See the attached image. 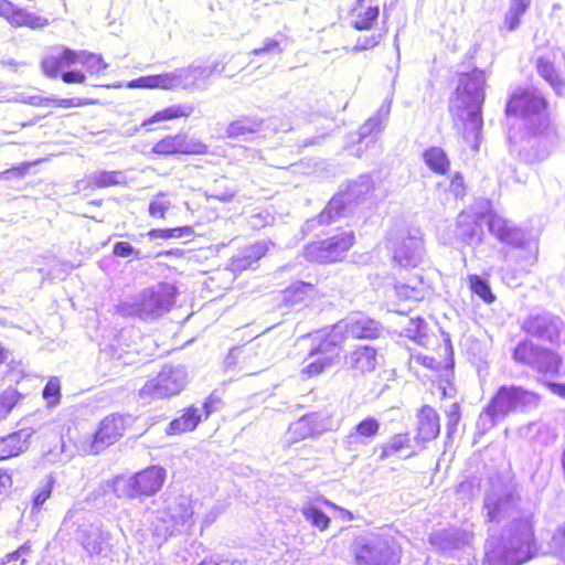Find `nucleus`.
Returning a JSON list of instances; mask_svg holds the SVG:
<instances>
[{"label": "nucleus", "mask_w": 565, "mask_h": 565, "mask_svg": "<svg viewBox=\"0 0 565 565\" xmlns=\"http://www.w3.org/2000/svg\"><path fill=\"white\" fill-rule=\"evenodd\" d=\"M563 321L548 312L530 316L523 323V330L540 340L554 343L558 340Z\"/></svg>", "instance_id": "nucleus-17"}, {"label": "nucleus", "mask_w": 565, "mask_h": 565, "mask_svg": "<svg viewBox=\"0 0 565 565\" xmlns=\"http://www.w3.org/2000/svg\"><path fill=\"white\" fill-rule=\"evenodd\" d=\"M546 100L534 89L514 93L507 104V115L522 120L523 134L516 139L510 136L511 151L526 163L540 162L547 158L557 135L546 115Z\"/></svg>", "instance_id": "nucleus-2"}, {"label": "nucleus", "mask_w": 565, "mask_h": 565, "mask_svg": "<svg viewBox=\"0 0 565 565\" xmlns=\"http://www.w3.org/2000/svg\"><path fill=\"white\" fill-rule=\"evenodd\" d=\"M449 191L456 196L459 198L465 193V184L463 178L460 173H456L449 184Z\"/></svg>", "instance_id": "nucleus-63"}, {"label": "nucleus", "mask_w": 565, "mask_h": 565, "mask_svg": "<svg viewBox=\"0 0 565 565\" xmlns=\"http://www.w3.org/2000/svg\"><path fill=\"white\" fill-rule=\"evenodd\" d=\"M348 335L354 339H375L383 331L380 322L365 316H353L344 319Z\"/></svg>", "instance_id": "nucleus-24"}, {"label": "nucleus", "mask_w": 565, "mask_h": 565, "mask_svg": "<svg viewBox=\"0 0 565 565\" xmlns=\"http://www.w3.org/2000/svg\"><path fill=\"white\" fill-rule=\"evenodd\" d=\"M536 70L540 76L550 84L557 95L565 93V81L562 79L555 70L554 61L550 56L537 57Z\"/></svg>", "instance_id": "nucleus-31"}, {"label": "nucleus", "mask_w": 565, "mask_h": 565, "mask_svg": "<svg viewBox=\"0 0 565 565\" xmlns=\"http://www.w3.org/2000/svg\"><path fill=\"white\" fill-rule=\"evenodd\" d=\"M113 253L115 256L118 257H129L135 256V258L140 259V250L136 249L130 243L128 242H117L113 247Z\"/></svg>", "instance_id": "nucleus-57"}, {"label": "nucleus", "mask_w": 565, "mask_h": 565, "mask_svg": "<svg viewBox=\"0 0 565 565\" xmlns=\"http://www.w3.org/2000/svg\"><path fill=\"white\" fill-rule=\"evenodd\" d=\"M263 120L256 116H241L236 120L230 122L225 129L227 138H242L249 134L259 131Z\"/></svg>", "instance_id": "nucleus-33"}, {"label": "nucleus", "mask_w": 565, "mask_h": 565, "mask_svg": "<svg viewBox=\"0 0 565 565\" xmlns=\"http://www.w3.org/2000/svg\"><path fill=\"white\" fill-rule=\"evenodd\" d=\"M189 382V374L182 365H164L158 375L148 380L139 390L141 399L166 398L179 395Z\"/></svg>", "instance_id": "nucleus-10"}, {"label": "nucleus", "mask_w": 565, "mask_h": 565, "mask_svg": "<svg viewBox=\"0 0 565 565\" xmlns=\"http://www.w3.org/2000/svg\"><path fill=\"white\" fill-rule=\"evenodd\" d=\"M487 224L490 233L499 241L514 247H525L532 252V262L536 258L537 246L529 232L497 214H489Z\"/></svg>", "instance_id": "nucleus-11"}, {"label": "nucleus", "mask_w": 565, "mask_h": 565, "mask_svg": "<svg viewBox=\"0 0 565 565\" xmlns=\"http://www.w3.org/2000/svg\"><path fill=\"white\" fill-rule=\"evenodd\" d=\"M77 63H81L90 74L100 73L107 67L100 55L85 51L77 52Z\"/></svg>", "instance_id": "nucleus-48"}, {"label": "nucleus", "mask_w": 565, "mask_h": 565, "mask_svg": "<svg viewBox=\"0 0 565 565\" xmlns=\"http://www.w3.org/2000/svg\"><path fill=\"white\" fill-rule=\"evenodd\" d=\"M540 396L521 386H501L489 404L480 413L476 426L480 434H486L510 413L536 407Z\"/></svg>", "instance_id": "nucleus-4"}, {"label": "nucleus", "mask_w": 565, "mask_h": 565, "mask_svg": "<svg viewBox=\"0 0 565 565\" xmlns=\"http://www.w3.org/2000/svg\"><path fill=\"white\" fill-rule=\"evenodd\" d=\"M21 398L22 395L13 387H8L0 394V420L10 414Z\"/></svg>", "instance_id": "nucleus-50"}, {"label": "nucleus", "mask_w": 565, "mask_h": 565, "mask_svg": "<svg viewBox=\"0 0 565 565\" xmlns=\"http://www.w3.org/2000/svg\"><path fill=\"white\" fill-rule=\"evenodd\" d=\"M519 495L513 487L492 486L483 500L488 522L500 523L513 515L501 537L491 535L484 544V565H521L534 554V513L518 510Z\"/></svg>", "instance_id": "nucleus-1"}, {"label": "nucleus", "mask_w": 565, "mask_h": 565, "mask_svg": "<svg viewBox=\"0 0 565 565\" xmlns=\"http://www.w3.org/2000/svg\"><path fill=\"white\" fill-rule=\"evenodd\" d=\"M301 512L306 520H308L313 526H318V505L316 501H309L303 504Z\"/></svg>", "instance_id": "nucleus-61"}, {"label": "nucleus", "mask_w": 565, "mask_h": 565, "mask_svg": "<svg viewBox=\"0 0 565 565\" xmlns=\"http://www.w3.org/2000/svg\"><path fill=\"white\" fill-rule=\"evenodd\" d=\"M151 152L159 156L206 154L209 147L185 134L169 135L153 145Z\"/></svg>", "instance_id": "nucleus-14"}, {"label": "nucleus", "mask_w": 565, "mask_h": 565, "mask_svg": "<svg viewBox=\"0 0 565 565\" xmlns=\"http://www.w3.org/2000/svg\"><path fill=\"white\" fill-rule=\"evenodd\" d=\"M468 279L471 291L486 303H492L495 300V296L486 279L478 275H470Z\"/></svg>", "instance_id": "nucleus-46"}, {"label": "nucleus", "mask_w": 565, "mask_h": 565, "mask_svg": "<svg viewBox=\"0 0 565 565\" xmlns=\"http://www.w3.org/2000/svg\"><path fill=\"white\" fill-rule=\"evenodd\" d=\"M323 502V504H326L329 509V514L320 511V516H319V520H320V531H323L324 529H327L329 526V523L331 521V519H340L342 521H350L352 520V513L343 508H340L333 503H331L330 501L328 500H322L320 498V503Z\"/></svg>", "instance_id": "nucleus-44"}, {"label": "nucleus", "mask_w": 565, "mask_h": 565, "mask_svg": "<svg viewBox=\"0 0 565 565\" xmlns=\"http://www.w3.org/2000/svg\"><path fill=\"white\" fill-rule=\"evenodd\" d=\"M423 257L424 246L419 231L403 234L393 245V259L402 267H416Z\"/></svg>", "instance_id": "nucleus-16"}, {"label": "nucleus", "mask_w": 565, "mask_h": 565, "mask_svg": "<svg viewBox=\"0 0 565 565\" xmlns=\"http://www.w3.org/2000/svg\"><path fill=\"white\" fill-rule=\"evenodd\" d=\"M175 286L169 282H159L119 301L115 307V312L125 318L152 320L170 311L175 302Z\"/></svg>", "instance_id": "nucleus-3"}, {"label": "nucleus", "mask_w": 565, "mask_h": 565, "mask_svg": "<svg viewBox=\"0 0 565 565\" xmlns=\"http://www.w3.org/2000/svg\"><path fill=\"white\" fill-rule=\"evenodd\" d=\"M42 395L49 406H56L61 398L60 380L57 377H51L45 384Z\"/></svg>", "instance_id": "nucleus-53"}, {"label": "nucleus", "mask_w": 565, "mask_h": 565, "mask_svg": "<svg viewBox=\"0 0 565 565\" xmlns=\"http://www.w3.org/2000/svg\"><path fill=\"white\" fill-rule=\"evenodd\" d=\"M348 335L344 320L320 329V372L339 362L342 344Z\"/></svg>", "instance_id": "nucleus-12"}, {"label": "nucleus", "mask_w": 565, "mask_h": 565, "mask_svg": "<svg viewBox=\"0 0 565 565\" xmlns=\"http://www.w3.org/2000/svg\"><path fill=\"white\" fill-rule=\"evenodd\" d=\"M352 231H341L320 241V264L341 262L354 244Z\"/></svg>", "instance_id": "nucleus-19"}, {"label": "nucleus", "mask_w": 565, "mask_h": 565, "mask_svg": "<svg viewBox=\"0 0 565 565\" xmlns=\"http://www.w3.org/2000/svg\"><path fill=\"white\" fill-rule=\"evenodd\" d=\"M54 480L52 477H49L47 481L44 486H42L38 492L33 497V507L32 510H40L44 502L51 497L53 489Z\"/></svg>", "instance_id": "nucleus-54"}, {"label": "nucleus", "mask_w": 565, "mask_h": 565, "mask_svg": "<svg viewBox=\"0 0 565 565\" xmlns=\"http://www.w3.org/2000/svg\"><path fill=\"white\" fill-rule=\"evenodd\" d=\"M416 439L419 441H430L435 439L440 431L439 416L435 408L425 405L417 414Z\"/></svg>", "instance_id": "nucleus-25"}, {"label": "nucleus", "mask_w": 565, "mask_h": 565, "mask_svg": "<svg viewBox=\"0 0 565 565\" xmlns=\"http://www.w3.org/2000/svg\"><path fill=\"white\" fill-rule=\"evenodd\" d=\"M482 228L477 215L460 213L457 218V236L467 245L476 246L481 242Z\"/></svg>", "instance_id": "nucleus-28"}, {"label": "nucleus", "mask_w": 565, "mask_h": 565, "mask_svg": "<svg viewBox=\"0 0 565 565\" xmlns=\"http://www.w3.org/2000/svg\"><path fill=\"white\" fill-rule=\"evenodd\" d=\"M391 113V102H384L377 111L369 118L359 129V142L362 143L365 139L370 138L375 141V136L379 135L385 127Z\"/></svg>", "instance_id": "nucleus-27"}, {"label": "nucleus", "mask_w": 565, "mask_h": 565, "mask_svg": "<svg viewBox=\"0 0 565 565\" xmlns=\"http://www.w3.org/2000/svg\"><path fill=\"white\" fill-rule=\"evenodd\" d=\"M381 34L364 35L356 40L355 45L351 49L352 52H360L375 47L381 42Z\"/></svg>", "instance_id": "nucleus-56"}, {"label": "nucleus", "mask_w": 565, "mask_h": 565, "mask_svg": "<svg viewBox=\"0 0 565 565\" xmlns=\"http://www.w3.org/2000/svg\"><path fill=\"white\" fill-rule=\"evenodd\" d=\"M456 491L457 494L460 495V499L470 500L476 493L475 483L471 480H463L458 484Z\"/></svg>", "instance_id": "nucleus-62"}, {"label": "nucleus", "mask_w": 565, "mask_h": 565, "mask_svg": "<svg viewBox=\"0 0 565 565\" xmlns=\"http://www.w3.org/2000/svg\"><path fill=\"white\" fill-rule=\"evenodd\" d=\"M318 425V415L316 413L303 415L297 422L290 424L289 434L295 439H305L315 434Z\"/></svg>", "instance_id": "nucleus-40"}, {"label": "nucleus", "mask_w": 565, "mask_h": 565, "mask_svg": "<svg viewBox=\"0 0 565 565\" xmlns=\"http://www.w3.org/2000/svg\"><path fill=\"white\" fill-rule=\"evenodd\" d=\"M313 290L315 286L312 284L296 281L281 291L279 307L291 308L300 305Z\"/></svg>", "instance_id": "nucleus-32"}, {"label": "nucleus", "mask_w": 565, "mask_h": 565, "mask_svg": "<svg viewBox=\"0 0 565 565\" xmlns=\"http://www.w3.org/2000/svg\"><path fill=\"white\" fill-rule=\"evenodd\" d=\"M374 189V181L370 174H362L351 181L344 190L335 193L320 212V224L347 216L358 204L364 202Z\"/></svg>", "instance_id": "nucleus-8"}, {"label": "nucleus", "mask_w": 565, "mask_h": 565, "mask_svg": "<svg viewBox=\"0 0 565 565\" xmlns=\"http://www.w3.org/2000/svg\"><path fill=\"white\" fill-rule=\"evenodd\" d=\"M471 537L472 535L468 531L450 527L434 532L429 537V542L445 554H455L468 547Z\"/></svg>", "instance_id": "nucleus-20"}, {"label": "nucleus", "mask_w": 565, "mask_h": 565, "mask_svg": "<svg viewBox=\"0 0 565 565\" xmlns=\"http://www.w3.org/2000/svg\"><path fill=\"white\" fill-rule=\"evenodd\" d=\"M171 207V201L163 192L158 193L149 203V214L152 217L164 218L166 212Z\"/></svg>", "instance_id": "nucleus-52"}, {"label": "nucleus", "mask_w": 565, "mask_h": 565, "mask_svg": "<svg viewBox=\"0 0 565 565\" xmlns=\"http://www.w3.org/2000/svg\"><path fill=\"white\" fill-rule=\"evenodd\" d=\"M32 435L33 430L31 429H20L8 436L0 437V460L17 457L26 451Z\"/></svg>", "instance_id": "nucleus-23"}, {"label": "nucleus", "mask_w": 565, "mask_h": 565, "mask_svg": "<svg viewBox=\"0 0 565 565\" xmlns=\"http://www.w3.org/2000/svg\"><path fill=\"white\" fill-rule=\"evenodd\" d=\"M532 0H510L509 9L504 14L502 30L515 31L521 23V18L526 13Z\"/></svg>", "instance_id": "nucleus-36"}, {"label": "nucleus", "mask_w": 565, "mask_h": 565, "mask_svg": "<svg viewBox=\"0 0 565 565\" xmlns=\"http://www.w3.org/2000/svg\"><path fill=\"white\" fill-rule=\"evenodd\" d=\"M551 547L565 561V524L554 532L551 540Z\"/></svg>", "instance_id": "nucleus-55"}, {"label": "nucleus", "mask_w": 565, "mask_h": 565, "mask_svg": "<svg viewBox=\"0 0 565 565\" xmlns=\"http://www.w3.org/2000/svg\"><path fill=\"white\" fill-rule=\"evenodd\" d=\"M222 404V399L216 396L215 394H211L203 403L201 411H202V417L204 416L207 418L212 413L218 409L220 405Z\"/></svg>", "instance_id": "nucleus-59"}, {"label": "nucleus", "mask_w": 565, "mask_h": 565, "mask_svg": "<svg viewBox=\"0 0 565 565\" xmlns=\"http://www.w3.org/2000/svg\"><path fill=\"white\" fill-rule=\"evenodd\" d=\"M23 26H28L31 29H41L49 24V20L41 15H38L33 12L26 11L24 21L22 22Z\"/></svg>", "instance_id": "nucleus-58"}, {"label": "nucleus", "mask_w": 565, "mask_h": 565, "mask_svg": "<svg viewBox=\"0 0 565 565\" xmlns=\"http://www.w3.org/2000/svg\"><path fill=\"white\" fill-rule=\"evenodd\" d=\"M89 185L95 188H108L126 184L127 178L122 171H95L87 177Z\"/></svg>", "instance_id": "nucleus-38"}, {"label": "nucleus", "mask_w": 565, "mask_h": 565, "mask_svg": "<svg viewBox=\"0 0 565 565\" xmlns=\"http://www.w3.org/2000/svg\"><path fill=\"white\" fill-rule=\"evenodd\" d=\"M348 363L350 367L362 373L372 372L377 364L376 350L369 345L358 347L351 352Z\"/></svg>", "instance_id": "nucleus-30"}, {"label": "nucleus", "mask_w": 565, "mask_h": 565, "mask_svg": "<svg viewBox=\"0 0 565 565\" xmlns=\"http://www.w3.org/2000/svg\"><path fill=\"white\" fill-rule=\"evenodd\" d=\"M194 110H195L194 105L190 104V103L171 105V106L166 107L159 111H156L149 119H146L141 124V127H147L149 125L164 121V120H172V119H177V118L189 117L194 113Z\"/></svg>", "instance_id": "nucleus-34"}, {"label": "nucleus", "mask_w": 565, "mask_h": 565, "mask_svg": "<svg viewBox=\"0 0 565 565\" xmlns=\"http://www.w3.org/2000/svg\"><path fill=\"white\" fill-rule=\"evenodd\" d=\"M380 9L377 6H369L364 10L359 11L355 14L353 26L356 30H369L373 23L377 20Z\"/></svg>", "instance_id": "nucleus-47"}, {"label": "nucleus", "mask_w": 565, "mask_h": 565, "mask_svg": "<svg viewBox=\"0 0 565 565\" xmlns=\"http://www.w3.org/2000/svg\"><path fill=\"white\" fill-rule=\"evenodd\" d=\"M128 87L171 89V82L169 79V73H162L158 75L141 76L139 78L132 79L128 84Z\"/></svg>", "instance_id": "nucleus-42"}, {"label": "nucleus", "mask_w": 565, "mask_h": 565, "mask_svg": "<svg viewBox=\"0 0 565 565\" xmlns=\"http://www.w3.org/2000/svg\"><path fill=\"white\" fill-rule=\"evenodd\" d=\"M77 64V52L64 46H56L41 61L42 72L50 78L58 76L65 66Z\"/></svg>", "instance_id": "nucleus-21"}, {"label": "nucleus", "mask_w": 565, "mask_h": 565, "mask_svg": "<svg viewBox=\"0 0 565 565\" xmlns=\"http://www.w3.org/2000/svg\"><path fill=\"white\" fill-rule=\"evenodd\" d=\"M193 514L188 497L167 494L162 509L157 512V521L162 524H157L156 531L166 537L186 532L193 524Z\"/></svg>", "instance_id": "nucleus-9"}, {"label": "nucleus", "mask_w": 565, "mask_h": 565, "mask_svg": "<svg viewBox=\"0 0 565 565\" xmlns=\"http://www.w3.org/2000/svg\"><path fill=\"white\" fill-rule=\"evenodd\" d=\"M166 470L160 466H151L131 476H116L111 488L118 499L143 500L156 494L163 486Z\"/></svg>", "instance_id": "nucleus-7"}, {"label": "nucleus", "mask_w": 565, "mask_h": 565, "mask_svg": "<svg viewBox=\"0 0 565 565\" xmlns=\"http://www.w3.org/2000/svg\"><path fill=\"white\" fill-rule=\"evenodd\" d=\"M447 427L448 430L451 431L458 425L461 414L460 406L458 403H452L447 411Z\"/></svg>", "instance_id": "nucleus-60"}, {"label": "nucleus", "mask_w": 565, "mask_h": 565, "mask_svg": "<svg viewBox=\"0 0 565 565\" xmlns=\"http://www.w3.org/2000/svg\"><path fill=\"white\" fill-rule=\"evenodd\" d=\"M227 179L222 177L218 180H215L214 188L211 192L205 191L204 195L206 198H213L221 202H231L237 193V190L233 188H228L226 184Z\"/></svg>", "instance_id": "nucleus-49"}, {"label": "nucleus", "mask_w": 565, "mask_h": 565, "mask_svg": "<svg viewBox=\"0 0 565 565\" xmlns=\"http://www.w3.org/2000/svg\"><path fill=\"white\" fill-rule=\"evenodd\" d=\"M380 423L374 417H366L355 426V431L348 436L349 444H366L377 435Z\"/></svg>", "instance_id": "nucleus-37"}, {"label": "nucleus", "mask_w": 565, "mask_h": 565, "mask_svg": "<svg viewBox=\"0 0 565 565\" xmlns=\"http://www.w3.org/2000/svg\"><path fill=\"white\" fill-rule=\"evenodd\" d=\"M540 348L529 340L521 341L513 351V360L532 367Z\"/></svg>", "instance_id": "nucleus-43"}, {"label": "nucleus", "mask_w": 565, "mask_h": 565, "mask_svg": "<svg viewBox=\"0 0 565 565\" xmlns=\"http://www.w3.org/2000/svg\"><path fill=\"white\" fill-rule=\"evenodd\" d=\"M202 420V411L194 405L185 408L183 414L171 420L166 428L167 435H179L186 431H192Z\"/></svg>", "instance_id": "nucleus-29"}, {"label": "nucleus", "mask_w": 565, "mask_h": 565, "mask_svg": "<svg viewBox=\"0 0 565 565\" xmlns=\"http://www.w3.org/2000/svg\"><path fill=\"white\" fill-rule=\"evenodd\" d=\"M288 44V38L281 32H277L273 38H266L263 41L260 47H256L250 51V55H279L281 54Z\"/></svg>", "instance_id": "nucleus-39"}, {"label": "nucleus", "mask_w": 565, "mask_h": 565, "mask_svg": "<svg viewBox=\"0 0 565 565\" xmlns=\"http://www.w3.org/2000/svg\"><path fill=\"white\" fill-rule=\"evenodd\" d=\"M427 167L434 172L445 174L449 169V159L446 152L439 147H431L423 153Z\"/></svg>", "instance_id": "nucleus-41"}, {"label": "nucleus", "mask_w": 565, "mask_h": 565, "mask_svg": "<svg viewBox=\"0 0 565 565\" xmlns=\"http://www.w3.org/2000/svg\"><path fill=\"white\" fill-rule=\"evenodd\" d=\"M128 417L111 414L106 416L98 426V429L94 434V438L90 445L93 452L98 454L106 447L115 444L125 431V424Z\"/></svg>", "instance_id": "nucleus-18"}, {"label": "nucleus", "mask_w": 565, "mask_h": 565, "mask_svg": "<svg viewBox=\"0 0 565 565\" xmlns=\"http://www.w3.org/2000/svg\"><path fill=\"white\" fill-rule=\"evenodd\" d=\"M486 74L479 68L459 76L457 100L462 108H482L484 102Z\"/></svg>", "instance_id": "nucleus-13"}, {"label": "nucleus", "mask_w": 565, "mask_h": 565, "mask_svg": "<svg viewBox=\"0 0 565 565\" xmlns=\"http://www.w3.org/2000/svg\"><path fill=\"white\" fill-rule=\"evenodd\" d=\"M395 294L402 300L420 301L426 296V288L423 281H418L416 285L396 284Z\"/></svg>", "instance_id": "nucleus-45"}, {"label": "nucleus", "mask_w": 565, "mask_h": 565, "mask_svg": "<svg viewBox=\"0 0 565 565\" xmlns=\"http://www.w3.org/2000/svg\"><path fill=\"white\" fill-rule=\"evenodd\" d=\"M61 535L68 536L82 544L90 555L107 553L111 546V537L100 522H85V514L82 510H70L60 529Z\"/></svg>", "instance_id": "nucleus-5"}, {"label": "nucleus", "mask_w": 565, "mask_h": 565, "mask_svg": "<svg viewBox=\"0 0 565 565\" xmlns=\"http://www.w3.org/2000/svg\"><path fill=\"white\" fill-rule=\"evenodd\" d=\"M459 116L463 121V140L476 152L481 143L482 108H463Z\"/></svg>", "instance_id": "nucleus-22"}, {"label": "nucleus", "mask_w": 565, "mask_h": 565, "mask_svg": "<svg viewBox=\"0 0 565 565\" xmlns=\"http://www.w3.org/2000/svg\"><path fill=\"white\" fill-rule=\"evenodd\" d=\"M218 64L212 65L191 64L188 67L169 72L171 89L193 90L201 88L200 83H205L217 70Z\"/></svg>", "instance_id": "nucleus-15"}, {"label": "nucleus", "mask_w": 565, "mask_h": 565, "mask_svg": "<svg viewBox=\"0 0 565 565\" xmlns=\"http://www.w3.org/2000/svg\"><path fill=\"white\" fill-rule=\"evenodd\" d=\"M61 78L66 84H72V83L82 84L85 82L86 76L84 75V73L73 70V71L63 72L61 74Z\"/></svg>", "instance_id": "nucleus-64"}, {"label": "nucleus", "mask_w": 565, "mask_h": 565, "mask_svg": "<svg viewBox=\"0 0 565 565\" xmlns=\"http://www.w3.org/2000/svg\"><path fill=\"white\" fill-rule=\"evenodd\" d=\"M562 364L561 356L552 350L540 348L532 369L544 375H555Z\"/></svg>", "instance_id": "nucleus-35"}, {"label": "nucleus", "mask_w": 565, "mask_h": 565, "mask_svg": "<svg viewBox=\"0 0 565 565\" xmlns=\"http://www.w3.org/2000/svg\"><path fill=\"white\" fill-rule=\"evenodd\" d=\"M352 552L356 565H397L402 550L395 537L369 533L355 539Z\"/></svg>", "instance_id": "nucleus-6"}, {"label": "nucleus", "mask_w": 565, "mask_h": 565, "mask_svg": "<svg viewBox=\"0 0 565 565\" xmlns=\"http://www.w3.org/2000/svg\"><path fill=\"white\" fill-rule=\"evenodd\" d=\"M409 448V438L407 434H397L383 446L380 459L384 460L392 455L401 452L403 449Z\"/></svg>", "instance_id": "nucleus-51"}, {"label": "nucleus", "mask_w": 565, "mask_h": 565, "mask_svg": "<svg viewBox=\"0 0 565 565\" xmlns=\"http://www.w3.org/2000/svg\"><path fill=\"white\" fill-rule=\"evenodd\" d=\"M268 250L266 242H256L242 248L231 258L230 267L233 271H243L253 267Z\"/></svg>", "instance_id": "nucleus-26"}]
</instances>
